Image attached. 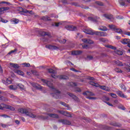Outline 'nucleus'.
I'll list each match as a JSON object with an SVG mask.
<instances>
[{
    "label": "nucleus",
    "mask_w": 130,
    "mask_h": 130,
    "mask_svg": "<svg viewBox=\"0 0 130 130\" xmlns=\"http://www.w3.org/2000/svg\"><path fill=\"white\" fill-rule=\"evenodd\" d=\"M42 82L48 86V87L52 89V91L54 92V93H51L52 97H54L55 99L60 98V92L56 88H54V87L52 85V83H51V82L45 79H42Z\"/></svg>",
    "instance_id": "1"
},
{
    "label": "nucleus",
    "mask_w": 130,
    "mask_h": 130,
    "mask_svg": "<svg viewBox=\"0 0 130 130\" xmlns=\"http://www.w3.org/2000/svg\"><path fill=\"white\" fill-rule=\"evenodd\" d=\"M18 111L19 112H20V113L25 114L26 115L29 116V117H32V118H35V117H37V118H39V119H43V120L48 118V116H45L43 115L36 116V115H35L34 114L30 112V110H27L26 109H18Z\"/></svg>",
    "instance_id": "2"
},
{
    "label": "nucleus",
    "mask_w": 130,
    "mask_h": 130,
    "mask_svg": "<svg viewBox=\"0 0 130 130\" xmlns=\"http://www.w3.org/2000/svg\"><path fill=\"white\" fill-rule=\"evenodd\" d=\"M89 84L91 85V86H94V87H96L98 88V87H100V89H102V90H104V91H110V90L109 88H108V87L105 85H99L98 83H96L93 81H89Z\"/></svg>",
    "instance_id": "3"
},
{
    "label": "nucleus",
    "mask_w": 130,
    "mask_h": 130,
    "mask_svg": "<svg viewBox=\"0 0 130 130\" xmlns=\"http://www.w3.org/2000/svg\"><path fill=\"white\" fill-rule=\"evenodd\" d=\"M31 86L34 87V88H35L36 89H37L38 90H42L43 89V87L41 86L40 85L35 83H31Z\"/></svg>",
    "instance_id": "4"
},
{
    "label": "nucleus",
    "mask_w": 130,
    "mask_h": 130,
    "mask_svg": "<svg viewBox=\"0 0 130 130\" xmlns=\"http://www.w3.org/2000/svg\"><path fill=\"white\" fill-rule=\"evenodd\" d=\"M67 94L68 95H69V96H70V97H72V98H73V99H74L75 101H76L77 102H79V101H80V100L79 99V98L77 97V96H76L75 94L70 92H68Z\"/></svg>",
    "instance_id": "5"
},
{
    "label": "nucleus",
    "mask_w": 130,
    "mask_h": 130,
    "mask_svg": "<svg viewBox=\"0 0 130 130\" xmlns=\"http://www.w3.org/2000/svg\"><path fill=\"white\" fill-rule=\"evenodd\" d=\"M116 94L121 98H127V96L124 95V93L122 92L121 90H117L116 92Z\"/></svg>",
    "instance_id": "6"
},
{
    "label": "nucleus",
    "mask_w": 130,
    "mask_h": 130,
    "mask_svg": "<svg viewBox=\"0 0 130 130\" xmlns=\"http://www.w3.org/2000/svg\"><path fill=\"white\" fill-rule=\"evenodd\" d=\"M65 28L69 31H76L77 30V27L73 25H67L65 26Z\"/></svg>",
    "instance_id": "7"
},
{
    "label": "nucleus",
    "mask_w": 130,
    "mask_h": 130,
    "mask_svg": "<svg viewBox=\"0 0 130 130\" xmlns=\"http://www.w3.org/2000/svg\"><path fill=\"white\" fill-rule=\"evenodd\" d=\"M94 34L97 36H99L100 37H103L105 36V32L103 31H93V35Z\"/></svg>",
    "instance_id": "8"
},
{
    "label": "nucleus",
    "mask_w": 130,
    "mask_h": 130,
    "mask_svg": "<svg viewBox=\"0 0 130 130\" xmlns=\"http://www.w3.org/2000/svg\"><path fill=\"white\" fill-rule=\"evenodd\" d=\"M59 121V122H61L63 124H66L67 125H70L71 124V121L67 119H60Z\"/></svg>",
    "instance_id": "9"
},
{
    "label": "nucleus",
    "mask_w": 130,
    "mask_h": 130,
    "mask_svg": "<svg viewBox=\"0 0 130 130\" xmlns=\"http://www.w3.org/2000/svg\"><path fill=\"white\" fill-rule=\"evenodd\" d=\"M59 113L61 114L64 115V116H67L68 117H72V115L68 112H66L64 111H59Z\"/></svg>",
    "instance_id": "10"
},
{
    "label": "nucleus",
    "mask_w": 130,
    "mask_h": 130,
    "mask_svg": "<svg viewBox=\"0 0 130 130\" xmlns=\"http://www.w3.org/2000/svg\"><path fill=\"white\" fill-rule=\"evenodd\" d=\"M104 17H105V18H106V19H108V20H110V21H113V20L114 19L113 18V16L111 14L108 15L105 14H104Z\"/></svg>",
    "instance_id": "11"
},
{
    "label": "nucleus",
    "mask_w": 130,
    "mask_h": 130,
    "mask_svg": "<svg viewBox=\"0 0 130 130\" xmlns=\"http://www.w3.org/2000/svg\"><path fill=\"white\" fill-rule=\"evenodd\" d=\"M46 48H48V49L55 50L58 49V48L55 46L51 45H46Z\"/></svg>",
    "instance_id": "12"
},
{
    "label": "nucleus",
    "mask_w": 130,
    "mask_h": 130,
    "mask_svg": "<svg viewBox=\"0 0 130 130\" xmlns=\"http://www.w3.org/2000/svg\"><path fill=\"white\" fill-rule=\"evenodd\" d=\"M83 95H85L86 96H95L94 93L89 91L83 92Z\"/></svg>",
    "instance_id": "13"
},
{
    "label": "nucleus",
    "mask_w": 130,
    "mask_h": 130,
    "mask_svg": "<svg viewBox=\"0 0 130 130\" xmlns=\"http://www.w3.org/2000/svg\"><path fill=\"white\" fill-rule=\"evenodd\" d=\"M121 42L122 44H127L128 45V43H130V40L128 39H124L121 41Z\"/></svg>",
    "instance_id": "14"
},
{
    "label": "nucleus",
    "mask_w": 130,
    "mask_h": 130,
    "mask_svg": "<svg viewBox=\"0 0 130 130\" xmlns=\"http://www.w3.org/2000/svg\"><path fill=\"white\" fill-rule=\"evenodd\" d=\"M9 10H10V7L0 8V15H2V13H3V12H5L6 11H9Z\"/></svg>",
    "instance_id": "15"
},
{
    "label": "nucleus",
    "mask_w": 130,
    "mask_h": 130,
    "mask_svg": "<svg viewBox=\"0 0 130 130\" xmlns=\"http://www.w3.org/2000/svg\"><path fill=\"white\" fill-rule=\"evenodd\" d=\"M59 80H69V77L66 75H59L57 77Z\"/></svg>",
    "instance_id": "16"
},
{
    "label": "nucleus",
    "mask_w": 130,
    "mask_h": 130,
    "mask_svg": "<svg viewBox=\"0 0 130 130\" xmlns=\"http://www.w3.org/2000/svg\"><path fill=\"white\" fill-rule=\"evenodd\" d=\"M10 66H11V68H13V69H19L20 66L19 64L17 63H10Z\"/></svg>",
    "instance_id": "17"
},
{
    "label": "nucleus",
    "mask_w": 130,
    "mask_h": 130,
    "mask_svg": "<svg viewBox=\"0 0 130 130\" xmlns=\"http://www.w3.org/2000/svg\"><path fill=\"white\" fill-rule=\"evenodd\" d=\"M19 10H20V12H21V13H25V14H27V13H29V14H30V13L31 12V11H29L27 10L26 9H23L22 7H20Z\"/></svg>",
    "instance_id": "18"
},
{
    "label": "nucleus",
    "mask_w": 130,
    "mask_h": 130,
    "mask_svg": "<svg viewBox=\"0 0 130 130\" xmlns=\"http://www.w3.org/2000/svg\"><path fill=\"white\" fill-rule=\"evenodd\" d=\"M47 114L48 116H50V117H52L53 118H58V115L57 114L51 113H48Z\"/></svg>",
    "instance_id": "19"
},
{
    "label": "nucleus",
    "mask_w": 130,
    "mask_h": 130,
    "mask_svg": "<svg viewBox=\"0 0 130 130\" xmlns=\"http://www.w3.org/2000/svg\"><path fill=\"white\" fill-rule=\"evenodd\" d=\"M82 52L81 51H79V50L73 51L72 52V54L73 55H79V54H81Z\"/></svg>",
    "instance_id": "20"
},
{
    "label": "nucleus",
    "mask_w": 130,
    "mask_h": 130,
    "mask_svg": "<svg viewBox=\"0 0 130 130\" xmlns=\"http://www.w3.org/2000/svg\"><path fill=\"white\" fill-rule=\"evenodd\" d=\"M5 109H9V110H11V111H15V108H14L13 107H12L10 105H6Z\"/></svg>",
    "instance_id": "21"
},
{
    "label": "nucleus",
    "mask_w": 130,
    "mask_h": 130,
    "mask_svg": "<svg viewBox=\"0 0 130 130\" xmlns=\"http://www.w3.org/2000/svg\"><path fill=\"white\" fill-rule=\"evenodd\" d=\"M101 100L105 103H106V101H109L110 99L108 98V96H106V95H104L101 98Z\"/></svg>",
    "instance_id": "22"
},
{
    "label": "nucleus",
    "mask_w": 130,
    "mask_h": 130,
    "mask_svg": "<svg viewBox=\"0 0 130 130\" xmlns=\"http://www.w3.org/2000/svg\"><path fill=\"white\" fill-rule=\"evenodd\" d=\"M84 33H86V34H89V35H94V31L93 30L86 29L84 31Z\"/></svg>",
    "instance_id": "23"
},
{
    "label": "nucleus",
    "mask_w": 130,
    "mask_h": 130,
    "mask_svg": "<svg viewBox=\"0 0 130 130\" xmlns=\"http://www.w3.org/2000/svg\"><path fill=\"white\" fill-rule=\"evenodd\" d=\"M67 85L70 87H75L77 86V83L73 82H68L67 83Z\"/></svg>",
    "instance_id": "24"
},
{
    "label": "nucleus",
    "mask_w": 130,
    "mask_h": 130,
    "mask_svg": "<svg viewBox=\"0 0 130 130\" xmlns=\"http://www.w3.org/2000/svg\"><path fill=\"white\" fill-rule=\"evenodd\" d=\"M99 30L101 31H107V27L104 25H101L99 27Z\"/></svg>",
    "instance_id": "25"
},
{
    "label": "nucleus",
    "mask_w": 130,
    "mask_h": 130,
    "mask_svg": "<svg viewBox=\"0 0 130 130\" xmlns=\"http://www.w3.org/2000/svg\"><path fill=\"white\" fill-rule=\"evenodd\" d=\"M9 89H10V90H17V89H18V87L17 85H10L9 86Z\"/></svg>",
    "instance_id": "26"
},
{
    "label": "nucleus",
    "mask_w": 130,
    "mask_h": 130,
    "mask_svg": "<svg viewBox=\"0 0 130 130\" xmlns=\"http://www.w3.org/2000/svg\"><path fill=\"white\" fill-rule=\"evenodd\" d=\"M15 73H16L18 75H20V76H24V72L20 71V70H15Z\"/></svg>",
    "instance_id": "27"
},
{
    "label": "nucleus",
    "mask_w": 130,
    "mask_h": 130,
    "mask_svg": "<svg viewBox=\"0 0 130 130\" xmlns=\"http://www.w3.org/2000/svg\"><path fill=\"white\" fill-rule=\"evenodd\" d=\"M58 41L61 44H64L67 42V40L61 38L58 40Z\"/></svg>",
    "instance_id": "28"
},
{
    "label": "nucleus",
    "mask_w": 130,
    "mask_h": 130,
    "mask_svg": "<svg viewBox=\"0 0 130 130\" xmlns=\"http://www.w3.org/2000/svg\"><path fill=\"white\" fill-rule=\"evenodd\" d=\"M119 4L120 6H125V0H118Z\"/></svg>",
    "instance_id": "29"
},
{
    "label": "nucleus",
    "mask_w": 130,
    "mask_h": 130,
    "mask_svg": "<svg viewBox=\"0 0 130 130\" xmlns=\"http://www.w3.org/2000/svg\"><path fill=\"white\" fill-rule=\"evenodd\" d=\"M60 104L61 105H63V106H65V107H67V109H70V106L68 104H67L66 103L61 102H60Z\"/></svg>",
    "instance_id": "30"
},
{
    "label": "nucleus",
    "mask_w": 130,
    "mask_h": 130,
    "mask_svg": "<svg viewBox=\"0 0 130 130\" xmlns=\"http://www.w3.org/2000/svg\"><path fill=\"white\" fill-rule=\"evenodd\" d=\"M120 87L122 90H123L124 91V92L126 91V87H125L124 84H120Z\"/></svg>",
    "instance_id": "31"
},
{
    "label": "nucleus",
    "mask_w": 130,
    "mask_h": 130,
    "mask_svg": "<svg viewBox=\"0 0 130 130\" xmlns=\"http://www.w3.org/2000/svg\"><path fill=\"white\" fill-rule=\"evenodd\" d=\"M17 86L19 87V88H20V89H21V90H24V85L21 84V83H18L17 84Z\"/></svg>",
    "instance_id": "32"
},
{
    "label": "nucleus",
    "mask_w": 130,
    "mask_h": 130,
    "mask_svg": "<svg viewBox=\"0 0 130 130\" xmlns=\"http://www.w3.org/2000/svg\"><path fill=\"white\" fill-rule=\"evenodd\" d=\"M111 125H113V126H117L118 127L121 126V124H119V123H116V122L112 123Z\"/></svg>",
    "instance_id": "33"
},
{
    "label": "nucleus",
    "mask_w": 130,
    "mask_h": 130,
    "mask_svg": "<svg viewBox=\"0 0 130 130\" xmlns=\"http://www.w3.org/2000/svg\"><path fill=\"white\" fill-rule=\"evenodd\" d=\"M40 35L41 36H48V33L45 31H41L40 32Z\"/></svg>",
    "instance_id": "34"
},
{
    "label": "nucleus",
    "mask_w": 130,
    "mask_h": 130,
    "mask_svg": "<svg viewBox=\"0 0 130 130\" xmlns=\"http://www.w3.org/2000/svg\"><path fill=\"white\" fill-rule=\"evenodd\" d=\"M42 20H43L44 21H50L49 17L47 16L42 17Z\"/></svg>",
    "instance_id": "35"
},
{
    "label": "nucleus",
    "mask_w": 130,
    "mask_h": 130,
    "mask_svg": "<svg viewBox=\"0 0 130 130\" xmlns=\"http://www.w3.org/2000/svg\"><path fill=\"white\" fill-rule=\"evenodd\" d=\"M115 52L116 53V54H118V55H122L123 54L122 51L120 50H116Z\"/></svg>",
    "instance_id": "36"
},
{
    "label": "nucleus",
    "mask_w": 130,
    "mask_h": 130,
    "mask_svg": "<svg viewBox=\"0 0 130 130\" xmlns=\"http://www.w3.org/2000/svg\"><path fill=\"white\" fill-rule=\"evenodd\" d=\"M18 51V49L17 48H15L14 50H11L8 53L9 55L12 54V53H16Z\"/></svg>",
    "instance_id": "37"
},
{
    "label": "nucleus",
    "mask_w": 130,
    "mask_h": 130,
    "mask_svg": "<svg viewBox=\"0 0 130 130\" xmlns=\"http://www.w3.org/2000/svg\"><path fill=\"white\" fill-rule=\"evenodd\" d=\"M114 31H115V32H116L117 33H122V30H121V29L117 28L116 27Z\"/></svg>",
    "instance_id": "38"
},
{
    "label": "nucleus",
    "mask_w": 130,
    "mask_h": 130,
    "mask_svg": "<svg viewBox=\"0 0 130 130\" xmlns=\"http://www.w3.org/2000/svg\"><path fill=\"white\" fill-rule=\"evenodd\" d=\"M88 20L89 21H92V22H97V19L94 18L93 17H88Z\"/></svg>",
    "instance_id": "39"
},
{
    "label": "nucleus",
    "mask_w": 130,
    "mask_h": 130,
    "mask_svg": "<svg viewBox=\"0 0 130 130\" xmlns=\"http://www.w3.org/2000/svg\"><path fill=\"white\" fill-rule=\"evenodd\" d=\"M109 27H110V29H113V30H114V31H115V30L116 28V26H115L113 24H111V25H109Z\"/></svg>",
    "instance_id": "40"
},
{
    "label": "nucleus",
    "mask_w": 130,
    "mask_h": 130,
    "mask_svg": "<svg viewBox=\"0 0 130 130\" xmlns=\"http://www.w3.org/2000/svg\"><path fill=\"white\" fill-rule=\"evenodd\" d=\"M4 108H6V104H0V109L1 110H4Z\"/></svg>",
    "instance_id": "41"
},
{
    "label": "nucleus",
    "mask_w": 130,
    "mask_h": 130,
    "mask_svg": "<svg viewBox=\"0 0 130 130\" xmlns=\"http://www.w3.org/2000/svg\"><path fill=\"white\" fill-rule=\"evenodd\" d=\"M86 98L89 100H96L97 99V98L94 96H87Z\"/></svg>",
    "instance_id": "42"
},
{
    "label": "nucleus",
    "mask_w": 130,
    "mask_h": 130,
    "mask_svg": "<svg viewBox=\"0 0 130 130\" xmlns=\"http://www.w3.org/2000/svg\"><path fill=\"white\" fill-rule=\"evenodd\" d=\"M106 47H107L108 48H111V49H113L114 50H115V49H116V47L112 45H107L106 46Z\"/></svg>",
    "instance_id": "43"
},
{
    "label": "nucleus",
    "mask_w": 130,
    "mask_h": 130,
    "mask_svg": "<svg viewBox=\"0 0 130 130\" xmlns=\"http://www.w3.org/2000/svg\"><path fill=\"white\" fill-rule=\"evenodd\" d=\"M10 84H12V81L9 79L6 80V82L5 83V85H10Z\"/></svg>",
    "instance_id": "44"
},
{
    "label": "nucleus",
    "mask_w": 130,
    "mask_h": 130,
    "mask_svg": "<svg viewBox=\"0 0 130 130\" xmlns=\"http://www.w3.org/2000/svg\"><path fill=\"white\" fill-rule=\"evenodd\" d=\"M95 4L98 5V6H104L103 3L100 1H96L95 2Z\"/></svg>",
    "instance_id": "45"
},
{
    "label": "nucleus",
    "mask_w": 130,
    "mask_h": 130,
    "mask_svg": "<svg viewBox=\"0 0 130 130\" xmlns=\"http://www.w3.org/2000/svg\"><path fill=\"white\" fill-rule=\"evenodd\" d=\"M53 26H55V27H58V26H59V25H61V23L60 22H55L54 23H53Z\"/></svg>",
    "instance_id": "46"
},
{
    "label": "nucleus",
    "mask_w": 130,
    "mask_h": 130,
    "mask_svg": "<svg viewBox=\"0 0 130 130\" xmlns=\"http://www.w3.org/2000/svg\"><path fill=\"white\" fill-rule=\"evenodd\" d=\"M124 71H127V72H130V67L129 66H125L123 68Z\"/></svg>",
    "instance_id": "47"
},
{
    "label": "nucleus",
    "mask_w": 130,
    "mask_h": 130,
    "mask_svg": "<svg viewBox=\"0 0 130 130\" xmlns=\"http://www.w3.org/2000/svg\"><path fill=\"white\" fill-rule=\"evenodd\" d=\"M110 96H111V97H112L113 98H117V95H116V94L114 93H110Z\"/></svg>",
    "instance_id": "48"
},
{
    "label": "nucleus",
    "mask_w": 130,
    "mask_h": 130,
    "mask_svg": "<svg viewBox=\"0 0 130 130\" xmlns=\"http://www.w3.org/2000/svg\"><path fill=\"white\" fill-rule=\"evenodd\" d=\"M48 72L50 74H55V71L53 70L52 69H48Z\"/></svg>",
    "instance_id": "49"
},
{
    "label": "nucleus",
    "mask_w": 130,
    "mask_h": 130,
    "mask_svg": "<svg viewBox=\"0 0 130 130\" xmlns=\"http://www.w3.org/2000/svg\"><path fill=\"white\" fill-rule=\"evenodd\" d=\"M115 72H116V73H122V71H121V70L118 68L115 69Z\"/></svg>",
    "instance_id": "50"
},
{
    "label": "nucleus",
    "mask_w": 130,
    "mask_h": 130,
    "mask_svg": "<svg viewBox=\"0 0 130 130\" xmlns=\"http://www.w3.org/2000/svg\"><path fill=\"white\" fill-rule=\"evenodd\" d=\"M22 64L24 66V67H26V68L30 67V63H23Z\"/></svg>",
    "instance_id": "51"
},
{
    "label": "nucleus",
    "mask_w": 130,
    "mask_h": 130,
    "mask_svg": "<svg viewBox=\"0 0 130 130\" xmlns=\"http://www.w3.org/2000/svg\"><path fill=\"white\" fill-rule=\"evenodd\" d=\"M116 63L118 66H120V67H122V66H123L122 63L119 61H117Z\"/></svg>",
    "instance_id": "52"
},
{
    "label": "nucleus",
    "mask_w": 130,
    "mask_h": 130,
    "mask_svg": "<svg viewBox=\"0 0 130 130\" xmlns=\"http://www.w3.org/2000/svg\"><path fill=\"white\" fill-rule=\"evenodd\" d=\"M77 38H83V35H82L80 33H78L77 34Z\"/></svg>",
    "instance_id": "53"
},
{
    "label": "nucleus",
    "mask_w": 130,
    "mask_h": 130,
    "mask_svg": "<svg viewBox=\"0 0 130 130\" xmlns=\"http://www.w3.org/2000/svg\"><path fill=\"white\" fill-rule=\"evenodd\" d=\"M101 56L102 57H106V56H107V54H106V53H102V54H101Z\"/></svg>",
    "instance_id": "54"
},
{
    "label": "nucleus",
    "mask_w": 130,
    "mask_h": 130,
    "mask_svg": "<svg viewBox=\"0 0 130 130\" xmlns=\"http://www.w3.org/2000/svg\"><path fill=\"white\" fill-rule=\"evenodd\" d=\"M1 21H2V22H3V23H8V21L7 20H5V19H4L3 18H1Z\"/></svg>",
    "instance_id": "55"
},
{
    "label": "nucleus",
    "mask_w": 130,
    "mask_h": 130,
    "mask_svg": "<svg viewBox=\"0 0 130 130\" xmlns=\"http://www.w3.org/2000/svg\"><path fill=\"white\" fill-rule=\"evenodd\" d=\"M13 22L15 24H18V23H19V20L18 19H15L13 20Z\"/></svg>",
    "instance_id": "56"
},
{
    "label": "nucleus",
    "mask_w": 130,
    "mask_h": 130,
    "mask_svg": "<svg viewBox=\"0 0 130 130\" xmlns=\"http://www.w3.org/2000/svg\"><path fill=\"white\" fill-rule=\"evenodd\" d=\"M1 4H6L7 5H10V3L8 2H5V1L0 2V5Z\"/></svg>",
    "instance_id": "57"
},
{
    "label": "nucleus",
    "mask_w": 130,
    "mask_h": 130,
    "mask_svg": "<svg viewBox=\"0 0 130 130\" xmlns=\"http://www.w3.org/2000/svg\"><path fill=\"white\" fill-rule=\"evenodd\" d=\"M71 70L73 71V72H75L76 73H79V71L75 69V68H71Z\"/></svg>",
    "instance_id": "58"
},
{
    "label": "nucleus",
    "mask_w": 130,
    "mask_h": 130,
    "mask_svg": "<svg viewBox=\"0 0 130 130\" xmlns=\"http://www.w3.org/2000/svg\"><path fill=\"white\" fill-rule=\"evenodd\" d=\"M82 41L84 42V43H88V39H83L82 40Z\"/></svg>",
    "instance_id": "59"
},
{
    "label": "nucleus",
    "mask_w": 130,
    "mask_h": 130,
    "mask_svg": "<svg viewBox=\"0 0 130 130\" xmlns=\"http://www.w3.org/2000/svg\"><path fill=\"white\" fill-rule=\"evenodd\" d=\"M87 59H89V60H91V59H93V56H87Z\"/></svg>",
    "instance_id": "60"
},
{
    "label": "nucleus",
    "mask_w": 130,
    "mask_h": 130,
    "mask_svg": "<svg viewBox=\"0 0 130 130\" xmlns=\"http://www.w3.org/2000/svg\"><path fill=\"white\" fill-rule=\"evenodd\" d=\"M87 43H89V44H93V41L90 40H87Z\"/></svg>",
    "instance_id": "61"
},
{
    "label": "nucleus",
    "mask_w": 130,
    "mask_h": 130,
    "mask_svg": "<svg viewBox=\"0 0 130 130\" xmlns=\"http://www.w3.org/2000/svg\"><path fill=\"white\" fill-rule=\"evenodd\" d=\"M105 103H106V104L109 105V106H111L112 107H113V105H112V104H110V103L109 102H106Z\"/></svg>",
    "instance_id": "62"
},
{
    "label": "nucleus",
    "mask_w": 130,
    "mask_h": 130,
    "mask_svg": "<svg viewBox=\"0 0 130 130\" xmlns=\"http://www.w3.org/2000/svg\"><path fill=\"white\" fill-rule=\"evenodd\" d=\"M124 34L125 35H127V36H130V31H126Z\"/></svg>",
    "instance_id": "63"
},
{
    "label": "nucleus",
    "mask_w": 130,
    "mask_h": 130,
    "mask_svg": "<svg viewBox=\"0 0 130 130\" xmlns=\"http://www.w3.org/2000/svg\"><path fill=\"white\" fill-rule=\"evenodd\" d=\"M1 116H2L3 117H5V118L9 117V116L6 114H3L1 115Z\"/></svg>",
    "instance_id": "64"
}]
</instances>
